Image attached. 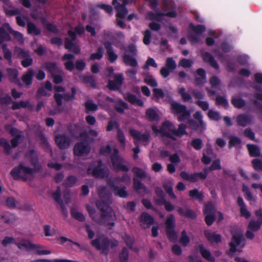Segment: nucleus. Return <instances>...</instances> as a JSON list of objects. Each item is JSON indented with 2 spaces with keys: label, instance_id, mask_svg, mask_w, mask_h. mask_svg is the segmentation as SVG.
Masks as SVG:
<instances>
[{
  "label": "nucleus",
  "instance_id": "obj_1",
  "mask_svg": "<svg viewBox=\"0 0 262 262\" xmlns=\"http://www.w3.org/2000/svg\"><path fill=\"white\" fill-rule=\"evenodd\" d=\"M32 165L34 166L33 168L25 166L23 164L20 163L11 170L10 174L15 180L21 179L24 181H26L30 177L41 169V166L38 163V160L35 164H32Z\"/></svg>",
  "mask_w": 262,
  "mask_h": 262
},
{
  "label": "nucleus",
  "instance_id": "obj_2",
  "mask_svg": "<svg viewBox=\"0 0 262 262\" xmlns=\"http://www.w3.org/2000/svg\"><path fill=\"white\" fill-rule=\"evenodd\" d=\"M91 245L102 253L107 256L110 251V248L114 249L118 246V242L116 240L112 241L104 235H97L91 242Z\"/></svg>",
  "mask_w": 262,
  "mask_h": 262
},
{
  "label": "nucleus",
  "instance_id": "obj_3",
  "mask_svg": "<svg viewBox=\"0 0 262 262\" xmlns=\"http://www.w3.org/2000/svg\"><path fill=\"white\" fill-rule=\"evenodd\" d=\"M170 105L171 112L178 116L177 119L179 122H184L190 118L191 112L187 110L186 105L176 101L171 102Z\"/></svg>",
  "mask_w": 262,
  "mask_h": 262
},
{
  "label": "nucleus",
  "instance_id": "obj_4",
  "mask_svg": "<svg viewBox=\"0 0 262 262\" xmlns=\"http://www.w3.org/2000/svg\"><path fill=\"white\" fill-rule=\"evenodd\" d=\"M97 164L94 167L92 164L87 169V173L92 175L95 178H107L110 174V171L107 167L104 166L101 160H98Z\"/></svg>",
  "mask_w": 262,
  "mask_h": 262
},
{
  "label": "nucleus",
  "instance_id": "obj_5",
  "mask_svg": "<svg viewBox=\"0 0 262 262\" xmlns=\"http://www.w3.org/2000/svg\"><path fill=\"white\" fill-rule=\"evenodd\" d=\"M165 232L167 236L171 242H176L178 239V235L174 230L176 226L175 219L173 214L168 216L165 221Z\"/></svg>",
  "mask_w": 262,
  "mask_h": 262
},
{
  "label": "nucleus",
  "instance_id": "obj_6",
  "mask_svg": "<svg viewBox=\"0 0 262 262\" xmlns=\"http://www.w3.org/2000/svg\"><path fill=\"white\" fill-rule=\"evenodd\" d=\"M155 193L158 198L155 201L157 205H163L167 211L171 212L174 209V206L165 199L166 195L163 189L160 187H156L155 189Z\"/></svg>",
  "mask_w": 262,
  "mask_h": 262
},
{
  "label": "nucleus",
  "instance_id": "obj_7",
  "mask_svg": "<svg viewBox=\"0 0 262 262\" xmlns=\"http://www.w3.org/2000/svg\"><path fill=\"white\" fill-rule=\"evenodd\" d=\"M117 149H115L114 153L111 156V160L114 170L116 171H123L127 172L128 167L123 164V159L119 156Z\"/></svg>",
  "mask_w": 262,
  "mask_h": 262
},
{
  "label": "nucleus",
  "instance_id": "obj_8",
  "mask_svg": "<svg viewBox=\"0 0 262 262\" xmlns=\"http://www.w3.org/2000/svg\"><path fill=\"white\" fill-rule=\"evenodd\" d=\"M242 244V248H244L246 245L245 239L243 235L240 233H235L232 234L231 242L229 243L230 246L229 251L232 253H234L237 251L241 252L240 250H237V246Z\"/></svg>",
  "mask_w": 262,
  "mask_h": 262
},
{
  "label": "nucleus",
  "instance_id": "obj_9",
  "mask_svg": "<svg viewBox=\"0 0 262 262\" xmlns=\"http://www.w3.org/2000/svg\"><path fill=\"white\" fill-rule=\"evenodd\" d=\"M100 222L98 224L105 227H113L116 220V216L112 209L106 211L105 213H101L99 218Z\"/></svg>",
  "mask_w": 262,
  "mask_h": 262
},
{
  "label": "nucleus",
  "instance_id": "obj_10",
  "mask_svg": "<svg viewBox=\"0 0 262 262\" xmlns=\"http://www.w3.org/2000/svg\"><path fill=\"white\" fill-rule=\"evenodd\" d=\"M166 16L170 18H176L177 16V12L175 10H171L166 13L157 12L154 13L152 11H149L147 13V17L150 20H155L161 22L163 19V16Z\"/></svg>",
  "mask_w": 262,
  "mask_h": 262
},
{
  "label": "nucleus",
  "instance_id": "obj_11",
  "mask_svg": "<svg viewBox=\"0 0 262 262\" xmlns=\"http://www.w3.org/2000/svg\"><path fill=\"white\" fill-rule=\"evenodd\" d=\"M77 93L76 89L75 87H73L71 89V94L69 93H66L62 95L61 94L55 93L54 95V99L56 102L58 107H60L62 104V99L66 101H72L75 99V95Z\"/></svg>",
  "mask_w": 262,
  "mask_h": 262
},
{
  "label": "nucleus",
  "instance_id": "obj_12",
  "mask_svg": "<svg viewBox=\"0 0 262 262\" xmlns=\"http://www.w3.org/2000/svg\"><path fill=\"white\" fill-rule=\"evenodd\" d=\"M90 146L88 143L83 141L76 143L73 148L74 155L78 157L88 155L90 153Z\"/></svg>",
  "mask_w": 262,
  "mask_h": 262
},
{
  "label": "nucleus",
  "instance_id": "obj_13",
  "mask_svg": "<svg viewBox=\"0 0 262 262\" xmlns=\"http://www.w3.org/2000/svg\"><path fill=\"white\" fill-rule=\"evenodd\" d=\"M181 177L184 180L192 183H195L199 179L205 180L207 178L202 172H194L189 174L188 172L183 171L180 174Z\"/></svg>",
  "mask_w": 262,
  "mask_h": 262
},
{
  "label": "nucleus",
  "instance_id": "obj_14",
  "mask_svg": "<svg viewBox=\"0 0 262 262\" xmlns=\"http://www.w3.org/2000/svg\"><path fill=\"white\" fill-rule=\"evenodd\" d=\"M55 142L58 147L60 149H66L69 147L71 140L64 134H58L55 137Z\"/></svg>",
  "mask_w": 262,
  "mask_h": 262
},
{
  "label": "nucleus",
  "instance_id": "obj_15",
  "mask_svg": "<svg viewBox=\"0 0 262 262\" xmlns=\"http://www.w3.org/2000/svg\"><path fill=\"white\" fill-rule=\"evenodd\" d=\"M102 45L106 50V53L108 61L111 63L115 62L118 59V55L115 53L114 49L113 47V43L108 40L102 42Z\"/></svg>",
  "mask_w": 262,
  "mask_h": 262
},
{
  "label": "nucleus",
  "instance_id": "obj_16",
  "mask_svg": "<svg viewBox=\"0 0 262 262\" xmlns=\"http://www.w3.org/2000/svg\"><path fill=\"white\" fill-rule=\"evenodd\" d=\"M173 124L171 122L169 121H166L164 122L160 127L159 128V133L161 134L162 137H167L172 140H176L175 137L173 136L172 134L170 133V130Z\"/></svg>",
  "mask_w": 262,
  "mask_h": 262
},
{
  "label": "nucleus",
  "instance_id": "obj_17",
  "mask_svg": "<svg viewBox=\"0 0 262 262\" xmlns=\"http://www.w3.org/2000/svg\"><path fill=\"white\" fill-rule=\"evenodd\" d=\"M107 184L110 189L115 195L119 196L121 198H126L128 196V194L125 190V186L119 188V186L116 185L115 182L113 181L108 182Z\"/></svg>",
  "mask_w": 262,
  "mask_h": 262
},
{
  "label": "nucleus",
  "instance_id": "obj_18",
  "mask_svg": "<svg viewBox=\"0 0 262 262\" xmlns=\"http://www.w3.org/2000/svg\"><path fill=\"white\" fill-rule=\"evenodd\" d=\"M194 249L196 251H199L202 257L210 262H215V258L213 256L211 252L205 249L204 245L201 244L195 246Z\"/></svg>",
  "mask_w": 262,
  "mask_h": 262
},
{
  "label": "nucleus",
  "instance_id": "obj_19",
  "mask_svg": "<svg viewBox=\"0 0 262 262\" xmlns=\"http://www.w3.org/2000/svg\"><path fill=\"white\" fill-rule=\"evenodd\" d=\"M129 134L135 140L143 142H148L150 138L149 133L147 132L144 134H142L140 132L134 129L129 130Z\"/></svg>",
  "mask_w": 262,
  "mask_h": 262
},
{
  "label": "nucleus",
  "instance_id": "obj_20",
  "mask_svg": "<svg viewBox=\"0 0 262 262\" xmlns=\"http://www.w3.org/2000/svg\"><path fill=\"white\" fill-rule=\"evenodd\" d=\"M44 68L45 70L51 74V76L62 72V70L61 68H59L57 63L54 61L46 62L44 64Z\"/></svg>",
  "mask_w": 262,
  "mask_h": 262
},
{
  "label": "nucleus",
  "instance_id": "obj_21",
  "mask_svg": "<svg viewBox=\"0 0 262 262\" xmlns=\"http://www.w3.org/2000/svg\"><path fill=\"white\" fill-rule=\"evenodd\" d=\"M196 75L194 81L197 86H203L206 82V72L203 68H199L196 71Z\"/></svg>",
  "mask_w": 262,
  "mask_h": 262
},
{
  "label": "nucleus",
  "instance_id": "obj_22",
  "mask_svg": "<svg viewBox=\"0 0 262 262\" xmlns=\"http://www.w3.org/2000/svg\"><path fill=\"white\" fill-rule=\"evenodd\" d=\"M204 234L207 239L211 243H219L222 242V236L220 234L211 232L209 230H205Z\"/></svg>",
  "mask_w": 262,
  "mask_h": 262
},
{
  "label": "nucleus",
  "instance_id": "obj_23",
  "mask_svg": "<svg viewBox=\"0 0 262 262\" xmlns=\"http://www.w3.org/2000/svg\"><path fill=\"white\" fill-rule=\"evenodd\" d=\"M64 48L75 54H78L80 52L79 46L75 42V41L70 40L68 38H66L64 39Z\"/></svg>",
  "mask_w": 262,
  "mask_h": 262
},
{
  "label": "nucleus",
  "instance_id": "obj_24",
  "mask_svg": "<svg viewBox=\"0 0 262 262\" xmlns=\"http://www.w3.org/2000/svg\"><path fill=\"white\" fill-rule=\"evenodd\" d=\"M113 5L115 6V9L117 11L116 16L117 17L123 18L127 14L128 11L126 7L117 3V0L113 1Z\"/></svg>",
  "mask_w": 262,
  "mask_h": 262
},
{
  "label": "nucleus",
  "instance_id": "obj_25",
  "mask_svg": "<svg viewBox=\"0 0 262 262\" xmlns=\"http://www.w3.org/2000/svg\"><path fill=\"white\" fill-rule=\"evenodd\" d=\"M133 181V188L138 193L143 192L144 194L148 193V189L147 187L142 183L141 180L137 178H134Z\"/></svg>",
  "mask_w": 262,
  "mask_h": 262
},
{
  "label": "nucleus",
  "instance_id": "obj_26",
  "mask_svg": "<svg viewBox=\"0 0 262 262\" xmlns=\"http://www.w3.org/2000/svg\"><path fill=\"white\" fill-rule=\"evenodd\" d=\"M140 222L145 228H149L154 223V218L147 212H142L140 215Z\"/></svg>",
  "mask_w": 262,
  "mask_h": 262
},
{
  "label": "nucleus",
  "instance_id": "obj_27",
  "mask_svg": "<svg viewBox=\"0 0 262 262\" xmlns=\"http://www.w3.org/2000/svg\"><path fill=\"white\" fill-rule=\"evenodd\" d=\"M252 121V118L250 115L245 114H241L236 117L237 125L240 126L245 127Z\"/></svg>",
  "mask_w": 262,
  "mask_h": 262
},
{
  "label": "nucleus",
  "instance_id": "obj_28",
  "mask_svg": "<svg viewBox=\"0 0 262 262\" xmlns=\"http://www.w3.org/2000/svg\"><path fill=\"white\" fill-rule=\"evenodd\" d=\"M203 60L210 64V65L215 69L219 70L220 67L217 61L214 59V57L209 52H206L202 55Z\"/></svg>",
  "mask_w": 262,
  "mask_h": 262
},
{
  "label": "nucleus",
  "instance_id": "obj_29",
  "mask_svg": "<svg viewBox=\"0 0 262 262\" xmlns=\"http://www.w3.org/2000/svg\"><path fill=\"white\" fill-rule=\"evenodd\" d=\"M7 72L9 78V80L12 83H15L17 84H20V82L18 78V71L16 69L7 68Z\"/></svg>",
  "mask_w": 262,
  "mask_h": 262
},
{
  "label": "nucleus",
  "instance_id": "obj_30",
  "mask_svg": "<svg viewBox=\"0 0 262 262\" xmlns=\"http://www.w3.org/2000/svg\"><path fill=\"white\" fill-rule=\"evenodd\" d=\"M34 75V70L31 68L29 69L27 72L23 75L21 80L26 86H30L32 84V79Z\"/></svg>",
  "mask_w": 262,
  "mask_h": 262
},
{
  "label": "nucleus",
  "instance_id": "obj_31",
  "mask_svg": "<svg viewBox=\"0 0 262 262\" xmlns=\"http://www.w3.org/2000/svg\"><path fill=\"white\" fill-rule=\"evenodd\" d=\"M177 210L180 215L184 216L186 217L191 219L192 220L196 218V213L192 209H187L185 211L180 207H177Z\"/></svg>",
  "mask_w": 262,
  "mask_h": 262
},
{
  "label": "nucleus",
  "instance_id": "obj_32",
  "mask_svg": "<svg viewBox=\"0 0 262 262\" xmlns=\"http://www.w3.org/2000/svg\"><path fill=\"white\" fill-rule=\"evenodd\" d=\"M3 26L5 28V30H7L9 34L10 33L13 35L15 39L18 41H23V34L19 32L13 30L8 23H5Z\"/></svg>",
  "mask_w": 262,
  "mask_h": 262
},
{
  "label": "nucleus",
  "instance_id": "obj_33",
  "mask_svg": "<svg viewBox=\"0 0 262 262\" xmlns=\"http://www.w3.org/2000/svg\"><path fill=\"white\" fill-rule=\"evenodd\" d=\"M27 32L33 36H38L41 34V30L37 27L35 24L31 21H28L27 24Z\"/></svg>",
  "mask_w": 262,
  "mask_h": 262
},
{
  "label": "nucleus",
  "instance_id": "obj_34",
  "mask_svg": "<svg viewBox=\"0 0 262 262\" xmlns=\"http://www.w3.org/2000/svg\"><path fill=\"white\" fill-rule=\"evenodd\" d=\"M28 107L29 110H32L33 105L30 104L29 100L23 101L21 100L19 102L13 101V105L11 106V109L13 110H16L20 109L21 108Z\"/></svg>",
  "mask_w": 262,
  "mask_h": 262
},
{
  "label": "nucleus",
  "instance_id": "obj_35",
  "mask_svg": "<svg viewBox=\"0 0 262 262\" xmlns=\"http://www.w3.org/2000/svg\"><path fill=\"white\" fill-rule=\"evenodd\" d=\"M186 127L187 126L185 124L181 123L179 125L177 130L173 128L170 130V132L172 134L173 136L174 135L178 137H182L183 135L188 134L186 130Z\"/></svg>",
  "mask_w": 262,
  "mask_h": 262
},
{
  "label": "nucleus",
  "instance_id": "obj_36",
  "mask_svg": "<svg viewBox=\"0 0 262 262\" xmlns=\"http://www.w3.org/2000/svg\"><path fill=\"white\" fill-rule=\"evenodd\" d=\"M125 99L132 104L137 105L141 107L144 105L143 101L141 99L138 98L137 97L133 94H127Z\"/></svg>",
  "mask_w": 262,
  "mask_h": 262
},
{
  "label": "nucleus",
  "instance_id": "obj_37",
  "mask_svg": "<svg viewBox=\"0 0 262 262\" xmlns=\"http://www.w3.org/2000/svg\"><path fill=\"white\" fill-rule=\"evenodd\" d=\"M247 147L249 151V154L251 157H258L261 158L260 151V148L256 145L248 144Z\"/></svg>",
  "mask_w": 262,
  "mask_h": 262
},
{
  "label": "nucleus",
  "instance_id": "obj_38",
  "mask_svg": "<svg viewBox=\"0 0 262 262\" xmlns=\"http://www.w3.org/2000/svg\"><path fill=\"white\" fill-rule=\"evenodd\" d=\"M122 60L124 64L126 66L134 68L138 66V62L136 59L128 54H124L122 56Z\"/></svg>",
  "mask_w": 262,
  "mask_h": 262
},
{
  "label": "nucleus",
  "instance_id": "obj_39",
  "mask_svg": "<svg viewBox=\"0 0 262 262\" xmlns=\"http://www.w3.org/2000/svg\"><path fill=\"white\" fill-rule=\"evenodd\" d=\"M189 196L191 199L196 200L199 202H202L204 198L203 192L199 191L196 188L193 189L189 191Z\"/></svg>",
  "mask_w": 262,
  "mask_h": 262
},
{
  "label": "nucleus",
  "instance_id": "obj_40",
  "mask_svg": "<svg viewBox=\"0 0 262 262\" xmlns=\"http://www.w3.org/2000/svg\"><path fill=\"white\" fill-rule=\"evenodd\" d=\"M82 81L85 84H89L90 86L93 88H97V83L94 76L93 75H82L81 77Z\"/></svg>",
  "mask_w": 262,
  "mask_h": 262
},
{
  "label": "nucleus",
  "instance_id": "obj_41",
  "mask_svg": "<svg viewBox=\"0 0 262 262\" xmlns=\"http://www.w3.org/2000/svg\"><path fill=\"white\" fill-rule=\"evenodd\" d=\"M14 52L18 59H24L30 55V52L29 50H26L17 46L15 47Z\"/></svg>",
  "mask_w": 262,
  "mask_h": 262
},
{
  "label": "nucleus",
  "instance_id": "obj_42",
  "mask_svg": "<svg viewBox=\"0 0 262 262\" xmlns=\"http://www.w3.org/2000/svg\"><path fill=\"white\" fill-rule=\"evenodd\" d=\"M132 172L138 178L143 179L148 178L150 179V177L148 176L145 171L138 167H134L132 169Z\"/></svg>",
  "mask_w": 262,
  "mask_h": 262
},
{
  "label": "nucleus",
  "instance_id": "obj_43",
  "mask_svg": "<svg viewBox=\"0 0 262 262\" xmlns=\"http://www.w3.org/2000/svg\"><path fill=\"white\" fill-rule=\"evenodd\" d=\"M163 187L171 199L176 200L177 199V196L173 192L172 184L170 182H165L163 184Z\"/></svg>",
  "mask_w": 262,
  "mask_h": 262
},
{
  "label": "nucleus",
  "instance_id": "obj_44",
  "mask_svg": "<svg viewBox=\"0 0 262 262\" xmlns=\"http://www.w3.org/2000/svg\"><path fill=\"white\" fill-rule=\"evenodd\" d=\"M145 115L147 120L150 121H154L159 119V116L156 111L152 108H149L146 111Z\"/></svg>",
  "mask_w": 262,
  "mask_h": 262
},
{
  "label": "nucleus",
  "instance_id": "obj_45",
  "mask_svg": "<svg viewBox=\"0 0 262 262\" xmlns=\"http://www.w3.org/2000/svg\"><path fill=\"white\" fill-rule=\"evenodd\" d=\"M103 35L108 39H114L115 36L118 38H121L123 36V33L121 32H115L112 30H104Z\"/></svg>",
  "mask_w": 262,
  "mask_h": 262
},
{
  "label": "nucleus",
  "instance_id": "obj_46",
  "mask_svg": "<svg viewBox=\"0 0 262 262\" xmlns=\"http://www.w3.org/2000/svg\"><path fill=\"white\" fill-rule=\"evenodd\" d=\"M188 124L190 128L193 131H198L199 130L201 133L203 132L205 130L202 129L200 123L196 120L190 119L188 120Z\"/></svg>",
  "mask_w": 262,
  "mask_h": 262
},
{
  "label": "nucleus",
  "instance_id": "obj_47",
  "mask_svg": "<svg viewBox=\"0 0 262 262\" xmlns=\"http://www.w3.org/2000/svg\"><path fill=\"white\" fill-rule=\"evenodd\" d=\"M86 208L89 214L92 219L98 224V222H100L99 218L101 214L100 213H96L95 209L90 205H88Z\"/></svg>",
  "mask_w": 262,
  "mask_h": 262
},
{
  "label": "nucleus",
  "instance_id": "obj_48",
  "mask_svg": "<svg viewBox=\"0 0 262 262\" xmlns=\"http://www.w3.org/2000/svg\"><path fill=\"white\" fill-rule=\"evenodd\" d=\"M0 146L4 148V152L6 155H10L11 152V147L8 141L5 138H0Z\"/></svg>",
  "mask_w": 262,
  "mask_h": 262
},
{
  "label": "nucleus",
  "instance_id": "obj_49",
  "mask_svg": "<svg viewBox=\"0 0 262 262\" xmlns=\"http://www.w3.org/2000/svg\"><path fill=\"white\" fill-rule=\"evenodd\" d=\"M128 108V105L127 103L125 102L122 100L118 101L114 106V109L119 113L123 114L124 110Z\"/></svg>",
  "mask_w": 262,
  "mask_h": 262
},
{
  "label": "nucleus",
  "instance_id": "obj_50",
  "mask_svg": "<svg viewBox=\"0 0 262 262\" xmlns=\"http://www.w3.org/2000/svg\"><path fill=\"white\" fill-rule=\"evenodd\" d=\"M104 54V50L102 47L97 48L96 52L91 54L90 60H100L102 58Z\"/></svg>",
  "mask_w": 262,
  "mask_h": 262
},
{
  "label": "nucleus",
  "instance_id": "obj_51",
  "mask_svg": "<svg viewBox=\"0 0 262 262\" xmlns=\"http://www.w3.org/2000/svg\"><path fill=\"white\" fill-rule=\"evenodd\" d=\"M96 206L101 211L102 213H105L112 209L107 203L101 200L96 202Z\"/></svg>",
  "mask_w": 262,
  "mask_h": 262
},
{
  "label": "nucleus",
  "instance_id": "obj_52",
  "mask_svg": "<svg viewBox=\"0 0 262 262\" xmlns=\"http://www.w3.org/2000/svg\"><path fill=\"white\" fill-rule=\"evenodd\" d=\"M26 156L30 159L31 164H35L38 160L37 152L34 149H29L26 153Z\"/></svg>",
  "mask_w": 262,
  "mask_h": 262
},
{
  "label": "nucleus",
  "instance_id": "obj_53",
  "mask_svg": "<svg viewBox=\"0 0 262 262\" xmlns=\"http://www.w3.org/2000/svg\"><path fill=\"white\" fill-rule=\"evenodd\" d=\"M5 128L9 132L12 136L14 137V138H16L17 137H19V138L22 137L23 135L21 132L16 128L12 127L10 125H6Z\"/></svg>",
  "mask_w": 262,
  "mask_h": 262
},
{
  "label": "nucleus",
  "instance_id": "obj_54",
  "mask_svg": "<svg viewBox=\"0 0 262 262\" xmlns=\"http://www.w3.org/2000/svg\"><path fill=\"white\" fill-rule=\"evenodd\" d=\"M231 101L232 105L237 108H241L246 105L245 101L241 98L233 97Z\"/></svg>",
  "mask_w": 262,
  "mask_h": 262
},
{
  "label": "nucleus",
  "instance_id": "obj_55",
  "mask_svg": "<svg viewBox=\"0 0 262 262\" xmlns=\"http://www.w3.org/2000/svg\"><path fill=\"white\" fill-rule=\"evenodd\" d=\"M203 212L204 215L215 214L216 210L214 205L211 202H209L205 205Z\"/></svg>",
  "mask_w": 262,
  "mask_h": 262
},
{
  "label": "nucleus",
  "instance_id": "obj_56",
  "mask_svg": "<svg viewBox=\"0 0 262 262\" xmlns=\"http://www.w3.org/2000/svg\"><path fill=\"white\" fill-rule=\"evenodd\" d=\"M229 139L228 147L229 148L235 147L236 145H239L242 143L241 139L235 136H230Z\"/></svg>",
  "mask_w": 262,
  "mask_h": 262
},
{
  "label": "nucleus",
  "instance_id": "obj_57",
  "mask_svg": "<svg viewBox=\"0 0 262 262\" xmlns=\"http://www.w3.org/2000/svg\"><path fill=\"white\" fill-rule=\"evenodd\" d=\"M144 82L148 85L156 88L158 86V82L154 77L149 74L145 75Z\"/></svg>",
  "mask_w": 262,
  "mask_h": 262
},
{
  "label": "nucleus",
  "instance_id": "obj_58",
  "mask_svg": "<svg viewBox=\"0 0 262 262\" xmlns=\"http://www.w3.org/2000/svg\"><path fill=\"white\" fill-rule=\"evenodd\" d=\"M71 216L75 220L83 222L85 221V218L82 213L78 211L75 209H72L71 210Z\"/></svg>",
  "mask_w": 262,
  "mask_h": 262
},
{
  "label": "nucleus",
  "instance_id": "obj_59",
  "mask_svg": "<svg viewBox=\"0 0 262 262\" xmlns=\"http://www.w3.org/2000/svg\"><path fill=\"white\" fill-rule=\"evenodd\" d=\"M189 26L191 30L197 34H201L206 30L205 27L201 25L195 26L192 23H190Z\"/></svg>",
  "mask_w": 262,
  "mask_h": 262
},
{
  "label": "nucleus",
  "instance_id": "obj_60",
  "mask_svg": "<svg viewBox=\"0 0 262 262\" xmlns=\"http://www.w3.org/2000/svg\"><path fill=\"white\" fill-rule=\"evenodd\" d=\"M178 93L181 95L184 102H189L192 100L191 95L188 93H186L185 89L183 87L179 89Z\"/></svg>",
  "mask_w": 262,
  "mask_h": 262
},
{
  "label": "nucleus",
  "instance_id": "obj_61",
  "mask_svg": "<svg viewBox=\"0 0 262 262\" xmlns=\"http://www.w3.org/2000/svg\"><path fill=\"white\" fill-rule=\"evenodd\" d=\"M261 225L257 221H251L248 223V229L253 232H257L260 229Z\"/></svg>",
  "mask_w": 262,
  "mask_h": 262
},
{
  "label": "nucleus",
  "instance_id": "obj_62",
  "mask_svg": "<svg viewBox=\"0 0 262 262\" xmlns=\"http://www.w3.org/2000/svg\"><path fill=\"white\" fill-rule=\"evenodd\" d=\"M129 256L128 249L124 247L121 252L119 253V257L120 262H127Z\"/></svg>",
  "mask_w": 262,
  "mask_h": 262
},
{
  "label": "nucleus",
  "instance_id": "obj_63",
  "mask_svg": "<svg viewBox=\"0 0 262 262\" xmlns=\"http://www.w3.org/2000/svg\"><path fill=\"white\" fill-rule=\"evenodd\" d=\"M179 242L184 247H186L190 242V238L187 236L185 230H183L181 232V237Z\"/></svg>",
  "mask_w": 262,
  "mask_h": 262
},
{
  "label": "nucleus",
  "instance_id": "obj_64",
  "mask_svg": "<svg viewBox=\"0 0 262 262\" xmlns=\"http://www.w3.org/2000/svg\"><path fill=\"white\" fill-rule=\"evenodd\" d=\"M32 262H78L75 260H72L67 259H40L36 260H34Z\"/></svg>",
  "mask_w": 262,
  "mask_h": 262
}]
</instances>
